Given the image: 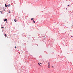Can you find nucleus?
I'll return each instance as SVG.
<instances>
[{"mask_svg":"<svg viewBox=\"0 0 73 73\" xmlns=\"http://www.w3.org/2000/svg\"><path fill=\"white\" fill-rule=\"evenodd\" d=\"M48 68H50V62H48Z\"/></svg>","mask_w":73,"mask_h":73,"instance_id":"f257e3e1","label":"nucleus"},{"mask_svg":"<svg viewBox=\"0 0 73 73\" xmlns=\"http://www.w3.org/2000/svg\"><path fill=\"white\" fill-rule=\"evenodd\" d=\"M7 20V19H4V21H6Z\"/></svg>","mask_w":73,"mask_h":73,"instance_id":"f03ea898","label":"nucleus"},{"mask_svg":"<svg viewBox=\"0 0 73 73\" xmlns=\"http://www.w3.org/2000/svg\"><path fill=\"white\" fill-rule=\"evenodd\" d=\"M10 5H11V4H9L8 7H9H9H10V6H10Z\"/></svg>","mask_w":73,"mask_h":73,"instance_id":"7ed1b4c3","label":"nucleus"},{"mask_svg":"<svg viewBox=\"0 0 73 73\" xmlns=\"http://www.w3.org/2000/svg\"><path fill=\"white\" fill-rule=\"evenodd\" d=\"M5 6L6 7H8V5H6V4H5Z\"/></svg>","mask_w":73,"mask_h":73,"instance_id":"20e7f679","label":"nucleus"},{"mask_svg":"<svg viewBox=\"0 0 73 73\" xmlns=\"http://www.w3.org/2000/svg\"><path fill=\"white\" fill-rule=\"evenodd\" d=\"M33 22L34 23H35V21H34V20L33 21Z\"/></svg>","mask_w":73,"mask_h":73,"instance_id":"39448f33","label":"nucleus"},{"mask_svg":"<svg viewBox=\"0 0 73 73\" xmlns=\"http://www.w3.org/2000/svg\"><path fill=\"white\" fill-rule=\"evenodd\" d=\"M5 37H7V35H6L5 34Z\"/></svg>","mask_w":73,"mask_h":73,"instance_id":"423d86ee","label":"nucleus"},{"mask_svg":"<svg viewBox=\"0 0 73 73\" xmlns=\"http://www.w3.org/2000/svg\"><path fill=\"white\" fill-rule=\"evenodd\" d=\"M34 19V18H31V20H33Z\"/></svg>","mask_w":73,"mask_h":73,"instance_id":"0eeeda50","label":"nucleus"},{"mask_svg":"<svg viewBox=\"0 0 73 73\" xmlns=\"http://www.w3.org/2000/svg\"><path fill=\"white\" fill-rule=\"evenodd\" d=\"M14 21H15V22H16V21H16V19H14Z\"/></svg>","mask_w":73,"mask_h":73,"instance_id":"6e6552de","label":"nucleus"},{"mask_svg":"<svg viewBox=\"0 0 73 73\" xmlns=\"http://www.w3.org/2000/svg\"><path fill=\"white\" fill-rule=\"evenodd\" d=\"M9 13H11V12H11V11L10 10H9Z\"/></svg>","mask_w":73,"mask_h":73,"instance_id":"1a4fd4ad","label":"nucleus"},{"mask_svg":"<svg viewBox=\"0 0 73 73\" xmlns=\"http://www.w3.org/2000/svg\"><path fill=\"white\" fill-rule=\"evenodd\" d=\"M39 66H42L41 65H40V64H39Z\"/></svg>","mask_w":73,"mask_h":73,"instance_id":"9d476101","label":"nucleus"},{"mask_svg":"<svg viewBox=\"0 0 73 73\" xmlns=\"http://www.w3.org/2000/svg\"><path fill=\"white\" fill-rule=\"evenodd\" d=\"M4 28V27H1V28Z\"/></svg>","mask_w":73,"mask_h":73,"instance_id":"9b49d317","label":"nucleus"},{"mask_svg":"<svg viewBox=\"0 0 73 73\" xmlns=\"http://www.w3.org/2000/svg\"><path fill=\"white\" fill-rule=\"evenodd\" d=\"M69 5H68V7H69Z\"/></svg>","mask_w":73,"mask_h":73,"instance_id":"f8f14e48","label":"nucleus"},{"mask_svg":"<svg viewBox=\"0 0 73 73\" xmlns=\"http://www.w3.org/2000/svg\"><path fill=\"white\" fill-rule=\"evenodd\" d=\"M15 49H16L17 48H16V46H15Z\"/></svg>","mask_w":73,"mask_h":73,"instance_id":"ddd939ff","label":"nucleus"},{"mask_svg":"<svg viewBox=\"0 0 73 73\" xmlns=\"http://www.w3.org/2000/svg\"><path fill=\"white\" fill-rule=\"evenodd\" d=\"M39 63H38V65H39Z\"/></svg>","mask_w":73,"mask_h":73,"instance_id":"4468645a","label":"nucleus"},{"mask_svg":"<svg viewBox=\"0 0 73 73\" xmlns=\"http://www.w3.org/2000/svg\"><path fill=\"white\" fill-rule=\"evenodd\" d=\"M40 64H41V63H40Z\"/></svg>","mask_w":73,"mask_h":73,"instance_id":"2eb2a0df","label":"nucleus"},{"mask_svg":"<svg viewBox=\"0 0 73 73\" xmlns=\"http://www.w3.org/2000/svg\"><path fill=\"white\" fill-rule=\"evenodd\" d=\"M72 37H73V36H72Z\"/></svg>","mask_w":73,"mask_h":73,"instance_id":"dca6fc26","label":"nucleus"},{"mask_svg":"<svg viewBox=\"0 0 73 73\" xmlns=\"http://www.w3.org/2000/svg\"><path fill=\"white\" fill-rule=\"evenodd\" d=\"M52 68H53V66H52Z\"/></svg>","mask_w":73,"mask_h":73,"instance_id":"f3484780","label":"nucleus"},{"mask_svg":"<svg viewBox=\"0 0 73 73\" xmlns=\"http://www.w3.org/2000/svg\"><path fill=\"white\" fill-rule=\"evenodd\" d=\"M7 22V23H8V22Z\"/></svg>","mask_w":73,"mask_h":73,"instance_id":"a211bd4d","label":"nucleus"}]
</instances>
